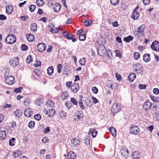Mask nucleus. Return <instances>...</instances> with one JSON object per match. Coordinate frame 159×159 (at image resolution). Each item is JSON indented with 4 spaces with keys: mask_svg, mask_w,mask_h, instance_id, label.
<instances>
[{
    "mask_svg": "<svg viewBox=\"0 0 159 159\" xmlns=\"http://www.w3.org/2000/svg\"><path fill=\"white\" fill-rule=\"evenodd\" d=\"M97 52L98 55L103 57L107 55L108 57H110V51H107L105 47L102 45H99L97 48Z\"/></svg>",
    "mask_w": 159,
    "mask_h": 159,
    "instance_id": "obj_1",
    "label": "nucleus"
},
{
    "mask_svg": "<svg viewBox=\"0 0 159 159\" xmlns=\"http://www.w3.org/2000/svg\"><path fill=\"white\" fill-rule=\"evenodd\" d=\"M145 29V26L144 25H143L137 28V30L135 32V34L136 37L138 39H140V38L143 35V32Z\"/></svg>",
    "mask_w": 159,
    "mask_h": 159,
    "instance_id": "obj_2",
    "label": "nucleus"
},
{
    "mask_svg": "<svg viewBox=\"0 0 159 159\" xmlns=\"http://www.w3.org/2000/svg\"><path fill=\"white\" fill-rule=\"evenodd\" d=\"M16 40V38L15 36L13 34H8L5 39L6 42L9 44H12L15 43Z\"/></svg>",
    "mask_w": 159,
    "mask_h": 159,
    "instance_id": "obj_3",
    "label": "nucleus"
},
{
    "mask_svg": "<svg viewBox=\"0 0 159 159\" xmlns=\"http://www.w3.org/2000/svg\"><path fill=\"white\" fill-rule=\"evenodd\" d=\"M121 109L120 104L114 103L111 107V112L114 115L120 111Z\"/></svg>",
    "mask_w": 159,
    "mask_h": 159,
    "instance_id": "obj_4",
    "label": "nucleus"
},
{
    "mask_svg": "<svg viewBox=\"0 0 159 159\" xmlns=\"http://www.w3.org/2000/svg\"><path fill=\"white\" fill-rule=\"evenodd\" d=\"M152 104L149 100L145 102L143 105V109L146 111H148L151 109Z\"/></svg>",
    "mask_w": 159,
    "mask_h": 159,
    "instance_id": "obj_5",
    "label": "nucleus"
},
{
    "mask_svg": "<svg viewBox=\"0 0 159 159\" xmlns=\"http://www.w3.org/2000/svg\"><path fill=\"white\" fill-rule=\"evenodd\" d=\"M133 68L134 71L137 73H140L143 70V66L140 63H137L134 65Z\"/></svg>",
    "mask_w": 159,
    "mask_h": 159,
    "instance_id": "obj_6",
    "label": "nucleus"
},
{
    "mask_svg": "<svg viewBox=\"0 0 159 159\" xmlns=\"http://www.w3.org/2000/svg\"><path fill=\"white\" fill-rule=\"evenodd\" d=\"M151 48L156 52L159 51V43L157 41L153 42L151 46Z\"/></svg>",
    "mask_w": 159,
    "mask_h": 159,
    "instance_id": "obj_7",
    "label": "nucleus"
},
{
    "mask_svg": "<svg viewBox=\"0 0 159 159\" xmlns=\"http://www.w3.org/2000/svg\"><path fill=\"white\" fill-rule=\"evenodd\" d=\"M14 77L12 76L7 77L5 79L6 82L8 84L11 85L14 83L15 82Z\"/></svg>",
    "mask_w": 159,
    "mask_h": 159,
    "instance_id": "obj_8",
    "label": "nucleus"
},
{
    "mask_svg": "<svg viewBox=\"0 0 159 159\" xmlns=\"http://www.w3.org/2000/svg\"><path fill=\"white\" fill-rule=\"evenodd\" d=\"M11 65L13 67L18 66L19 63V58H14L10 61Z\"/></svg>",
    "mask_w": 159,
    "mask_h": 159,
    "instance_id": "obj_9",
    "label": "nucleus"
},
{
    "mask_svg": "<svg viewBox=\"0 0 159 159\" xmlns=\"http://www.w3.org/2000/svg\"><path fill=\"white\" fill-rule=\"evenodd\" d=\"M139 129L137 126H134L130 128V131L132 134H138L139 132Z\"/></svg>",
    "mask_w": 159,
    "mask_h": 159,
    "instance_id": "obj_10",
    "label": "nucleus"
},
{
    "mask_svg": "<svg viewBox=\"0 0 159 159\" xmlns=\"http://www.w3.org/2000/svg\"><path fill=\"white\" fill-rule=\"evenodd\" d=\"M37 49L39 52H42L46 49V45L43 43H39L37 46Z\"/></svg>",
    "mask_w": 159,
    "mask_h": 159,
    "instance_id": "obj_11",
    "label": "nucleus"
},
{
    "mask_svg": "<svg viewBox=\"0 0 159 159\" xmlns=\"http://www.w3.org/2000/svg\"><path fill=\"white\" fill-rule=\"evenodd\" d=\"M44 110L47 111V114H48L49 116L51 117L53 116L55 114V110L53 109V108L47 109L46 108H45L44 110V112H45Z\"/></svg>",
    "mask_w": 159,
    "mask_h": 159,
    "instance_id": "obj_12",
    "label": "nucleus"
},
{
    "mask_svg": "<svg viewBox=\"0 0 159 159\" xmlns=\"http://www.w3.org/2000/svg\"><path fill=\"white\" fill-rule=\"evenodd\" d=\"M79 85L76 83L73 84L71 86L70 89L71 91L75 93L77 92L79 89Z\"/></svg>",
    "mask_w": 159,
    "mask_h": 159,
    "instance_id": "obj_13",
    "label": "nucleus"
},
{
    "mask_svg": "<svg viewBox=\"0 0 159 159\" xmlns=\"http://www.w3.org/2000/svg\"><path fill=\"white\" fill-rule=\"evenodd\" d=\"M33 112L32 109L30 108L26 109L24 111V114L25 116L30 117L32 115Z\"/></svg>",
    "mask_w": 159,
    "mask_h": 159,
    "instance_id": "obj_14",
    "label": "nucleus"
},
{
    "mask_svg": "<svg viewBox=\"0 0 159 159\" xmlns=\"http://www.w3.org/2000/svg\"><path fill=\"white\" fill-rule=\"evenodd\" d=\"M120 152L122 155L124 157L127 158L128 157L129 155V152L128 150L126 149L125 148H122L120 150Z\"/></svg>",
    "mask_w": 159,
    "mask_h": 159,
    "instance_id": "obj_15",
    "label": "nucleus"
},
{
    "mask_svg": "<svg viewBox=\"0 0 159 159\" xmlns=\"http://www.w3.org/2000/svg\"><path fill=\"white\" fill-rule=\"evenodd\" d=\"M76 157V154L72 151H70L67 154L68 159H74Z\"/></svg>",
    "mask_w": 159,
    "mask_h": 159,
    "instance_id": "obj_16",
    "label": "nucleus"
},
{
    "mask_svg": "<svg viewBox=\"0 0 159 159\" xmlns=\"http://www.w3.org/2000/svg\"><path fill=\"white\" fill-rule=\"evenodd\" d=\"M54 105V102L51 100H48L46 104L47 109L53 108Z\"/></svg>",
    "mask_w": 159,
    "mask_h": 159,
    "instance_id": "obj_17",
    "label": "nucleus"
},
{
    "mask_svg": "<svg viewBox=\"0 0 159 159\" xmlns=\"http://www.w3.org/2000/svg\"><path fill=\"white\" fill-rule=\"evenodd\" d=\"M61 8V4L59 3H56L54 6L53 8L54 11L57 12L60 11Z\"/></svg>",
    "mask_w": 159,
    "mask_h": 159,
    "instance_id": "obj_18",
    "label": "nucleus"
},
{
    "mask_svg": "<svg viewBox=\"0 0 159 159\" xmlns=\"http://www.w3.org/2000/svg\"><path fill=\"white\" fill-rule=\"evenodd\" d=\"M141 156L138 152L135 151L132 154V157L133 159H139Z\"/></svg>",
    "mask_w": 159,
    "mask_h": 159,
    "instance_id": "obj_19",
    "label": "nucleus"
},
{
    "mask_svg": "<svg viewBox=\"0 0 159 159\" xmlns=\"http://www.w3.org/2000/svg\"><path fill=\"white\" fill-rule=\"evenodd\" d=\"M13 10V6L11 5H8L6 7V12L8 14L11 13Z\"/></svg>",
    "mask_w": 159,
    "mask_h": 159,
    "instance_id": "obj_20",
    "label": "nucleus"
},
{
    "mask_svg": "<svg viewBox=\"0 0 159 159\" xmlns=\"http://www.w3.org/2000/svg\"><path fill=\"white\" fill-rule=\"evenodd\" d=\"M26 37L27 40L29 42L33 41L34 40V36L31 34H26Z\"/></svg>",
    "mask_w": 159,
    "mask_h": 159,
    "instance_id": "obj_21",
    "label": "nucleus"
},
{
    "mask_svg": "<svg viewBox=\"0 0 159 159\" xmlns=\"http://www.w3.org/2000/svg\"><path fill=\"white\" fill-rule=\"evenodd\" d=\"M136 78V75L134 73H132L130 74L128 77L129 80L130 82H133Z\"/></svg>",
    "mask_w": 159,
    "mask_h": 159,
    "instance_id": "obj_22",
    "label": "nucleus"
},
{
    "mask_svg": "<svg viewBox=\"0 0 159 159\" xmlns=\"http://www.w3.org/2000/svg\"><path fill=\"white\" fill-rule=\"evenodd\" d=\"M80 142L79 140L76 139H73L71 140V146H75L77 145Z\"/></svg>",
    "mask_w": 159,
    "mask_h": 159,
    "instance_id": "obj_23",
    "label": "nucleus"
},
{
    "mask_svg": "<svg viewBox=\"0 0 159 159\" xmlns=\"http://www.w3.org/2000/svg\"><path fill=\"white\" fill-rule=\"evenodd\" d=\"M139 14L138 11H134L132 14V17L133 19L135 20L139 17Z\"/></svg>",
    "mask_w": 159,
    "mask_h": 159,
    "instance_id": "obj_24",
    "label": "nucleus"
},
{
    "mask_svg": "<svg viewBox=\"0 0 159 159\" xmlns=\"http://www.w3.org/2000/svg\"><path fill=\"white\" fill-rule=\"evenodd\" d=\"M14 113L15 115L18 118H20L22 114V112L20 110H16Z\"/></svg>",
    "mask_w": 159,
    "mask_h": 159,
    "instance_id": "obj_25",
    "label": "nucleus"
},
{
    "mask_svg": "<svg viewBox=\"0 0 159 159\" xmlns=\"http://www.w3.org/2000/svg\"><path fill=\"white\" fill-rule=\"evenodd\" d=\"M110 131L113 136L116 137V129L113 127H111L110 128Z\"/></svg>",
    "mask_w": 159,
    "mask_h": 159,
    "instance_id": "obj_26",
    "label": "nucleus"
},
{
    "mask_svg": "<svg viewBox=\"0 0 159 159\" xmlns=\"http://www.w3.org/2000/svg\"><path fill=\"white\" fill-rule=\"evenodd\" d=\"M6 137V134L5 131H0V139H4Z\"/></svg>",
    "mask_w": 159,
    "mask_h": 159,
    "instance_id": "obj_27",
    "label": "nucleus"
},
{
    "mask_svg": "<svg viewBox=\"0 0 159 159\" xmlns=\"http://www.w3.org/2000/svg\"><path fill=\"white\" fill-rule=\"evenodd\" d=\"M143 60L145 62H147L149 61L150 60V55L148 54H145L143 56Z\"/></svg>",
    "mask_w": 159,
    "mask_h": 159,
    "instance_id": "obj_28",
    "label": "nucleus"
},
{
    "mask_svg": "<svg viewBox=\"0 0 159 159\" xmlns=\"http://www.w3.org/2000/svg\"><path fill=\"white\" fill-rule=\"evenodd\" d=\"M93 24L92 21L90 20H85L84 22V25L85 26H91Z\"/></svg>",
    "mask_w": 159,
    "mask_h": 159,
    "instance_id": "obj_29",
    "label": "nucleus"
},
{
    "mask_svg": "<svg viewBox=\"0 0 159 159\" xmlns=\"http://www.w3.org/2000/svg\"><path fill=\"white\" fill-rule=\"evenodd\" d=\"M31 30L33 32H35L37 30V25L35 23H33L30 26Z\"/></svg>",
    "mask_w": 159,
    "mask_h": 159,
    "instance_id": "obj_30",
    "label": "nucleus"
},
{
    "mask_svg": "<svg viewBox=\"0 0 159 159\" xmlns=\"http://www.w3.org/2000/svg\"><path fill=\"white\" fill-rule=\"evenodd\" d=\"M150 97L151 100L154 102H159V98L156 96L152 95H150Z\"/></svg>",
    "mask_w": 159,
    "mask_h": 159,
    "instance_id": "obj_31",
    "label": "nucleus"
},
{
    "mask_svg": "<svg viewBox=\"0 0 159 159\" xmlns=\"http://www.w3.org/2000/svg\"><path fill=\"white\" fill-rule=\"evenodd\" d=\"M54 68L52 66L49 67L47 70L48 74L51 75L53 72Z\"/></svg>",
    "mask_w": 159,
    "mask_h": 159,
    "instance_id": "obj_32",
    "label": "nucleus"
},
{
    "mask_svg": "<svg viewBox=\"0 0 159 159\" xmlns=\"http://www.w3.org/2000/svg\"><path fill=\"white\" fill-rule=\"evenodd\" d=\"M133 39V37L129 35L127 37H125L124 38V40L126 42H129L130 41H132Z\"/></svg>",
    "mask_w": 159,
    "mask_h": 159,
    "instance_id": "obj_33",
    "label": "nucleus"
},
{
    "mask_svg": "<svg viewBox=\"0 0 159 159\" xmlns=\"http://www.w3.org/2000/svg\"><path fill=\"white\" fill-rule=\"evenodd\" d=\"M89 132H91L93 137L94 138L96 136L98 133V132L96 130L92 129H89Z\"/></svg>",
    "mask_w": 159,
    "mask_h": 159,
    "instance_id": "obj_34",
    "label": "nucleus"
},
{
    "mask_svg": "<svg viewBox=\"0 0 159 159\" xmlns=\"http://www.w3.org/2000/svg\"><path fill=\"white\" fill-rule=\"evenodd\" d=\"M69 96L68 93L67 92L64 91L62 92L61 95V97L63 99L67 98Z\"/></svg>",
    "mask_w": 159,
    "mask_h": 159,
    "instance_id": "obj_35",
    "label": "nucleus"
},
{
    "mask_svg": "<svg viewBox=\"0 0 159 159\" xmlns=\"http://www.w3.org/2000/svg\"><path fill=\"white\" fill-rule=\"evenodd\" d=\"M36 3L39 7H42L44 4V3L43 0H36Z\"/></svg>",
    "mask_w": 159,
    "mask_h": 159,
    "instance_id": "obj_36",
    "label": "nucleus"
},
{
    "mask_svg": "<svg viewBox=\"0 0 159 159\" xmlns=\"http://www.w3.org/2000/svg\"><path fill=\"white\" fill-rule=\"evenodd\" d=\"M16 139L15 138H12L9 141V144L10 146H13L15 145Z\"/></svg>",
    "mask_w": 159,
    "mask_h": 159,
    "instance_id": "obj_37",
    "label": "nucleus"
},
{
    "mask_svg": "<svg viewBox=\"0 0 159 159\" xmlns=\"http://www.w3.org/2000/svg\"><path fill=\"white\" fill-rule=\"evenodd\" d=\"M86 38V34H81L79 36V39L81 41L84 40Z\"/></svg>",
    "mask_w": 159,
    "mask_h": 159,
    "instance_id": "obj_38",
    "label": "nucleus"
},
{
    "mask_svg": "<svg viewBox=\"0 0 159 159\" xmlns=\"http://www.w3.org/2000/svg\"><path fill=\"white\" fill-rule=\"evenodd\" d=\"M35 124V123L34 121H31L28 123V126L29 128H32L34 126Z\"/></svg>",
    "mask_w": 159,
    "mask_h": 159,
    "instance_id": "obj_39",
    "label": "nucleus"
},
{
    "mask_svg": "<svg viewBox=\"0 0 159 159\" xmlns=\"http://www.w3.org/2000/svg\"><path fill=\"white\" fill-rule=\"evenodd\" d=\"M154 115L156 120H159V111H157L154 113Z\"/></svg>",
    "mask_w": 159,
    "mask_h": 159,
    "instance_id": "obj_40",
    "label": "nucleus"
},
{
    "mask_svg": "<svg viewBox=\"0 0 159 159\" xmlns=\"http://www.w3.org/2000/svg\"><path fill=\"white\" fill-rule=\"evenodd\" d=\"M26 61L28 63H30L32 62V56L31 55H29L28 56L26 60Z\"/></svg>",
    "mask_w": 159,
    "mask_h": 159,
    "instance_id": "obj_41",
    "label": "nucleus"
},
{
    "mask_svg": "<svg viewBox=\"0 0 159 159\" xmlns=\"http://www.w3.org/2000/svg\"><path fill=\"white\" fill-rule=\"evenodd\" d=\"M75 36L74 35L68 33L66 38L68 39H71L73 38H75Z\"/></svg>",
    "mask_w": 159,
    "mask_h": 159,
    "instance_id": "obj_42",
    "label": "nucleus"
},
{
    "mask_svg": "<svg viewBox=\"0 0 159 159\" xmlns=\"http://www.w3.org/2000/svg\"><path fill=\"white\" fill-rule=\"evenodd\" d=\"M86 62V60L84 58H82L79 61V62L80 65L81 66H84L85 65Z\"/></svg>",
    "mask_w": 159,
    "mask_h": 159,
    "instance_id": "obj_43",
    "label": "nucleus"
},
{
    "mask_svg": "<svg viewBox=\"0 0 159 159\" xmlns=\"http://www.w3.org/2000/svg\"><path fill=\"white\" fill-rule=\"evenodd\" d=\"M65 105L68 109L70 108L72 106L71 103L69 101L66 102Z\"/></svg>",
    "mask_w": 159,
    "mask_h": 159,
    "instance_id": "obj_44",
    "label": "nucleus"
},
{
    "mask_svg": "<svg viewBox=\"0 0 159 159\" xmlns=\"http://www.w3.org/2000/svg\"><path fill=\"white\" fill-rule=\"evenodd\" d=\"M110 2L112 5L115 6L118 4L119 0H110Z\"/></svg>",
    "mask_w": 159,
    "mask_h": 159,
    "instance_id": "obj_45",
    "label": "nucleus"
},
{
    "mask_svg": "<svg viewBox=\"0 0 159 159\" xmlns=\"http://www.w3.org/2000/svg\"><path fill=\"white\" fill-rule=\"evenodd\" d=\"M79 104L80 106V108L82 110L84 109V107L83 105V102L81 99H80V101L79 102Z\"/></svg>",
    "mask_w": 159,
    "mask_h": 159,
    "instance_id": "obj_46",
    "label": "nucleus"
},
{
    "mask_svg": "<svg viewBox=\"0 0 159 159\" xmlns=\"http://www.w3.org/2000/svg\"><path fill=\"white\" fill-rule=\"evenodd\" d=\"M35 8L36 7L35 6L33 5H30L29 7L30 11L32 12H33L34 11Z\"/></svg>",
    "mask_w": 159,
    "mask_h": 159,
    "instance_id": "obj_47",
    "label": "nucleus"
},
{
    "mask_svg": "<svg viewBox=\"0 0 159 159\" xmlns=\"http://www.w3.org/2000/svg\"><path fill=\"white\" fill-rule=\"evenodd\" d=\"M34 117L35 119L37 120H40L41 116L40 114H37L35 115Z\"/></svg>",
    "mask_w": 159,
    "mask_h": 159,
    "instance_id": "obj_48",
    "label": "nucleus"
},
{
    "mask_svg": "<svg viewBox=\"0 0 159 159\" xmlns=\"http://www.w3.org/2000/svg\"><path fill=\"white\" fill-rule=\"evenodd\" d=\"M139 53L138 52H135L134 54V58L135 60H137L139 57Z\"/></svg>",
    "mask_w": 159,
    "mask_h": 159,
    "instance_id": "obj_49",
    "label": "nucleus"
},
{
    "mask_svg": "<svg viewBox=\"0 0 159 159\" xmlns=\"http://www.w3.org/2000/svg\"><path fill=\"white\" fill-rule=\"evenodd\" d=\"M86 103H87V106L91 107L93 105L92 102L90 99H88L87 100Z\"/></svg>",
    "mask_w": 159,
    "mask_h": 159,
    "instance_id": "obj_50",
    "label": "nucleus"
},
{
    "mask_svg": "<svg viewBox=\"0 0 159 159\" xmlns=\"http://www.w3.org/2000/svg\"><path fill=\"white\" fill-rule=\"evenodd\" d=\"M22 87H20L18 88L15 89L14 90V92L16 93H18L21 92V90L22 89Z\"/></svg>",
    "mask_w": 159,
    "mask_h": 159,
    "instance_id": "obj_51",
    "label": "nucleus"
},
{
    "mask_svg": "<svg viewBox=\"0 0 159 159\" xmlns=\"http://www.w3.org/2000/svg\"><path fill=\"white\" fill-rule=\"evenodd\" d=\"M70 101L74 105H76L77 104V102L76 100L74 98H72L70 99Z\"/></svg>",
    "mask_w": 159,
    "mask_h": 159,
    "instance_id": "obj_52",
    "label": "nucleus"
},
{
    "mask_svg": "<svg viewBox=\"0 0 159 159\" xmlns=\"http://www.w3.org/2000/svg\"><path fill=\"white\" fill-rule=\"evenodd\" d=\"M22 50L23 51H25L28 49V47L25 44H23L21 46Z\"/></svg>",
    "mask_w": 159,
    "mask_h": 159,
    "instance_id": "obj_53",
    "label": "nucleus"
},
{
    "mask_svg": "<svg viewBox=\"0 0 159 159\" xmlns=\"http://www.w3.org/2000/svg\"><path fill=\"white\" fill-rule=\"evenodd\" d=\"M92 89L93 92L94 93L97 94L98 93V90L96 87H95V86L93 87L92 88Z\"/></svg>",
    "mask_w": 159,
    "mask_h": 159,
    "instance_id": "obj_54",
    "label": "nucleus"
},
{
    "mask_svg": "<svg viewBox=\"0 0 159 159\" xmlns=\"http://www.w3.org/2000/svg\"><path fill=\"white\" fill-rule=\"evenodd\" d=\"M157 107L156 106H153L152 110V113L154 114V113L156 112V111H157Z\"/></svg>",
    "mask_w": 159,
    "mask_h": 159,
    "instance_id": "obj_55",
    "label": "nucleus"
},
{
    "mask_svg": "<svg viewBox=\"0 0 159 159\" xmlns=\"http://www.w3.org/2000/svg\"><path fill=\"white\" fill-rule=\"evenodd\" d=\"M62 67V65L61 64H59L57 66V72L60 73L61 71V69Z\"/></svg>",
    "mask_w": 159,
    "mask_h": 159,
    "instance_id": "obj_56",
    "label": "nucleus"
},
{
    "mask_svg": "<svg viewBox=\"0 0 159 159\" xmlns=\"http://www.w3.org/2000/svg\"><path fill=\"white\" fill-rule=\"evenodd\" d=\"M92 99L93 100V102L94 104H96L98 102V100L95 98L93 96L92 97Z\"/></svg>",
    "mask_w": 159,
    "mask_h": 159,
    "instance_id": "obj_57",
    "label": "nucleus"
},
{
    "mask_svg": "<svg viewBox=\"0 0 159 159\" xmlns=\"http://www.w3.org/2000/svg\"><path fill=\"white\" fill-rule=\"evenodd\" d=\"M7 19V17L4 15H0V20H4Z\"/></svg>",
    "mask_w": 159,
    "mask_h": 159,
    "instance_id": "obj_58",
    "label": "nucleus"
},
{
    "mask_svg": "<svg viewBox=\"0 0 159 159\" xmlns=\"http://www.w3.org/2000/svg\"><path fill=\"white\" fill-rule=\"evenodd\" d=\"M60 115L61 117H66V113H64V111H61L60 112Z\"/></svg>",
    "mask_w": 159,
    "mask_h": 159,
    "instance_id": "obj_59",
    "label": "nucleus"
},
{
    "mask_svg": "<svg viewBox=\"0 0 159 159\" xmlns=\"http://www.w3.org/2000/svg\"><path fill=\"white\" fill-rule=\"evenodd\" d=\"M153 93L156 94H158L159 93V89L157 88H154L153 89Z\"/></svg>",
    "mask_w": 159,
    "mask_h": 159,
    "instance_id": "obj_60",
    "label": "nucleus"
},
{
    "mask_svg": "<svg viewBox=\"0 0 159 159\" xmlns=\"http://www.w3.org/2000/svg\"><path fill=\"white\" fill-rule=\"evenodd\" d=\"M72 83L71 81L67 82L66 83V86L67 87L71 88Z\"/></svg>",
    "mask_w": 159,
    "mask_h": 159,
    "instance_id": "obj_61",
    "label": "nucleus"
},
{
    "mask_svg": "<svg viewBox=\"0 0 159 159\" xmlns=\"http://www.w3.org/2000/svg\"><path fill=\"white\" fill-rule=\"evenodd\" d=\"M48 139L47 137L43 138L42 139V142L44 143L48 142Z\"/></svg>",
    "mask_w": 159,
    "mask_h": 159,
    "instance_id": "obj_62",
    "label": "nucleus"
},
{
    "mask_svg": "<svg viewBox=\"0 0 159 159\" xmlns=\"http://www.w3.org/2000/svg\"><path fill=\"white\" fill-rule=\"evenodd\" d=\"M139 87L140 89H144L146 88V86L145 85L140 84L139 86Z\"/></svg>",
    "mask_w": 159,
    "mask_h": 159,
    "instance_id": "obj_63",
    "label": "nucleus"
},
{
    "mask_svg": "<svg viewBox=\"0 0 159 159\" xmlns=\"http://www.w3.org/2000/svg\"><path fill=\"white\" fill-rule=\"evenodd\" d=\"M153 129V125H151L150 126L147 128V129L149 131L151 132H152Z\"/></svg>",
    "mask_w": 159,
    "mask_h": 159,
    "instance_id": "obj_64",
    "label": "nucleus"
}]
</instances>
